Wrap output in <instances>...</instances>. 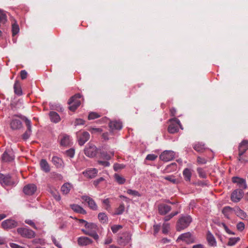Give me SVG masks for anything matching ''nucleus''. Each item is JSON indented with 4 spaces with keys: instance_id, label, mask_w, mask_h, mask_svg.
I'll return each instance as SVG.
<instances>
[{
    "instance_id": "1",
    "label": "nucleus",
    "mask_w": 248,
    "mask_h": 248,
    "mask_svg": "<svg viewBox=\"0 0 248 248\" xmlns=\"http://www.w3.org/2000/svg\"><path fill=\"white\" fill-rule=\"evenodd\" d=\"M192 218L189 215H182L176 223L177 231H181L187 228L192 222Z\"/></svg>"
},
{
    "instance_id": "2",
    "label": "nucleus",
    "mask_w": 248,
    "mask_h": 248,
    "mask_svg": "<svg viewBox=\"0 0 248 248\" xmlns=\"http://www.w3.org/2000/svg\"><path fill=\"white\" fill-rule=\"evenodd\" d=\"M81 97V94L77 93L70 98L68 101L69 109L70 110L74 111L80 106L81 102L79 99Z\"/></svg>"
},
{
    "instance_id": "3",
    "label": "nucleus",
    "mask_w": 248,
    "mask_h": 248,
    "mask_svg": "<svg viewBox=\"0 0 248 248\" xmlns=\"http://www.w3.org/2000/svg\"><path fill=\"white\" fill-rule=\"evenodd\" d=\"M170 124L169 125L168 130V132L171 134L176 133L179 130V127L182 129L180 121L176 118H173L170 120Z\"/></svg>"
},
{
    "instance_id": "4",
    "label": "nucleus",
    "mask_w": 248,
    "mask_h": 248,
    "mask_svg": "<svg viewBox=\"0 0 248 248\" xmlns=\"http://www.w3.org/2000/svg\"><path fill=\"white\" fill-rule=\"evenodd\" d=\"M16 182L9 175L0 174V183L4 186H14Z\"/></svg>"
},
{
    "instance_id": "5",
    "label": "nucleus",
    "mask_w": 248,
    "mask_h": 248,
    "mask_svg": "<svg viewBox=\"0 0 248 248\" xmlns=\"http://www.w3.org/2000/svg\"><path fill=\"white\" fill-rule=\"evenodd\" d=\"M98 152L96 147L92 143H89L84 149V154L89 157H94Z\"/></svg>"
},
{
    "instance_id": "6",
    "label": "nucleus",
    "mask_w": 248,
    "mask_h": 248,
    "mask_svg": "<svg viewBox=\"0 0 248 248\" xmlns=\"http://www.w3.org/2000/svg\"><path fill=\"white\" fill-rule=\"evenodd\" d=\"M131 239V236L129 233H119L117 242L121 246H125L130 242Z\"/></svg>"
},
{
    "instance_id": "7",
    "label": "nucleus",
    "mask_w": 248,
    "mask_h": 248,
    "mask_svg": "<svg viewBox=\"0 0 248 248\" xmlns=\"http://www.w3.org/2000/svg\"><path fill=\"white\" fill-rule=\"evenodd\" d=\"M248 150V140H243L238 146V160L242 161L241 156Z\"/></svg>"
},
{
    "instance_id": "8",
    "label": "nucleus",
    "mask_w": 248,
    "mask_h": 248,
    "mask_svg": "<svg viewBox=\"0 0 248 248\" xmlns=\"http://www.w3.org/2000/svg\"><path fill=\"white\" fill-rule=\"evenodd\" d=\"M175 156V153L172 151H165L160 155V159L165 162L172 160Z\"/></svg>"
},
{
    "instance_id": "9",
    "label": "nucleus",
    "mask_w": 248,
    "mask_h": 248,
    "mask_svg": "<svg viewBox=\"0 0 248 248\" xmlns=\"http://www.w3.org/2000/svg\"><path fill=\"white\" fill-rule=\"evenodd\" d=\"M244 195V192L242 189H236L234 190L231 195V200L234 202H237L240 201Z\"/></svg>"
},
{
    "instance_id": "10",
    "label": "nucleus",
    "mask_w": 248,
    "mask_h": 248,
    "mask_svg": "<svg viewBox=\"0 0 248 248\" xmlns=\"http://www.w3.org/2000/svg\"><path fill=\"white\" fill-rule=\"evenodd\" d=\"M17 226V222L14 219H8L4 220L1 223L2 227L5 229H13Z\"/></svg>"
},
{
    "instance_id": "11",
    "label": "nucleus",
    "mask_w": 248,
    "mask_h": 248,
    "mask_svg": "<svg viewBox=\"0 0 248 248\" xmlns=\"http://www.w3.org/2000/svg\"><path fill=\"white\" fill-rule=\"evenodd\" d=\"M21 115H19L20 116ZM19 115H14L10 122V127L13 130H17L20 129L22 127V124L20 120L15 118L16 117H19Z\"/></svg>"
},
{
    "instance_id": "12",
    "label": "nucleus",
    "mask_w": 248,
    "mask_h": 248,
    "mask_svg": "<svg viewBox=\"0 0 248 248\" xmlns=\"http://www.w3.org/2000/svg\"><path fill=\"white\" fill-rule=\"evenodd\" d=\"M195 238L191 233H182L181 235L177 238V241L182 240L187 244L193 243L195 242Z\"/></svg>"
},
{
    "instance_id": "13",
    "label": "nucleus",
    "mask_w": 248,
    "mask_h": 248,
    "mask_svg": "<svg viewBox=\"0 0 248 248\" xmlns=\"http://www.w3.org/2000/svg\"><path fill=\"white\" fill-rule=\"evenodd\" d=\"M82 200L86 202L90 209L96 211L98 209V206L95 201L90 197L87 196H83L81 197Z\"/></svg>"
},
{
    "instance_id": "14",
    "label": "nucleus",
    "mask_w": 248,
    "mask_h": 248,
    "mask_svg": "<svg viewBox=\"0 0 248 248\" xmlns=\"http://www.w3.org/2000/svg\"><path fill=\"white\" fill-rule=\"evenodd\" d=\"M37 190V187L33 184H30L26 185L23 188L24 193L27 195H32Z\"/></svg>"
},
{
    "instance_id": "15",
    "label": "nucleus",
    "mask_w": 248,
    "mask_h": 248,
    "mask_svg": "<svg viewBox=\"0 0 248 248\" xmlns=\"http://www.w3.org/2000/svg\"><path fill=\"white\" fill-rule=\"evenodd\" d=\"M14 155L12 150H6L2 155V160L4 162H10L13 160Z\"/></svg>"
},
{
    "instance_id": "16",
    "label": "nucleus",
    "mask_w": 248,
    "mask_h": 248,
    "mask_svg": "<svg viewBox=\"0 0 248 248\" xmlns=\"http://www.w3.org/2000/svg\"><path fill=\"white\" fill-rule=\"evenodd\" d=\"M90 135L87 132H83L78 137V142L80 146L83 145L90 139Z\"/></svg>"
},
{
    "instance_id": "17",
    "label": "nucleus",
    "mask_w": 248,
    "mask_h": 248,
    "mask_svg": "<svg viewBox=\"0 0 248 248\" xmlns=\"http://www.w3.org/2000/svg\"><path fill=\"white\" fill-rule=\"evenodd\" d=\"M79 221L85 227L87 231H90L92 232H94L96 231L97 225L95 224L88 222L83 219H80Z\"/></svg>"
},
{
    "instance_id": "18",
    "label": "nucleus",
    "mask_w": 248,
    "mask_h": 248,
    "mask_svg": "<svg viewBox=\"0 0 248 248\" xmlns=\"http://www.w3.org/2000/svg\"><path fill=\"white\" fill-rule=\"evenodd\" d=\"M60 144L62 146H68L71 144V139L69 136L62 134L60 136Z\"/></svg>"
},
{
    "instance_id": "19",
    "label": "nucleus",
    "mask_w": 248,
    "mask_h": 248,
    "mask_svg": "<svg viewBox=\"0 0 248 248\" xmlns=\"http://www.w3.org/2000/svg\"><path fill=\"white\" fill-rule=\"evenodd\" d=\"M232 181L233 183L237 184L240 188L245 189L247 187L246 180L243 178L238 177H233L232 178Z\"/></svg>"
},
{
    "instance_id": "20",
    "label": "nucleus",
    "mask_w": 248,
    "mask_h": 248,
    "mask_svg": "<svg viewBox=\"0 0 248 248\" xmlns=\"http://www.w3.org/2000/svg\"><path fill=\"white\" fill-rule=\"evenodd\" d=\"M222 213L225 217L230 219L232 215L234 213V208L228 206H225L223 208Z\"/></svg>"
},
{
    "instance_id": "21",
    "label": "nucleus",
    "mask_w": 248,
    "mask_h": 248,
    "mask_svg": "<svg viewBox=\"0 0 248 248\" xmlns=\"http://www.w3.org/2000/svg\"><path fill=\"white\" fill-rule=\"evenodd\" d=\"M171 207L165 204H161L158 206V211L160 214L164 215L171 210Z\"/></svg>"
},
{
    "instance_id": "22",
    "label": "nucleus",
    "mask_w": 248,
    "mask_h": 248,
    "mask_svg": "<svg viewBox=\"0 0 248 248\" xmlns=\"http://www.w3.org/2000/svg\"><path fill=\"white\" fill-rule=\"evenodd\" d=\"M109 126L112 130H120L122 128V124L120 121H112L110 122Z\"/></svg>"
},
{
    "instance_id": "23",
    "label": "nucleus",
    "mask_w": 248,
    "mask_h": 248,
    "mask_svg": "<svg viewBox=\"0 0 248 248\" xmlns=\"http://www.w3.org/2000/svg\"><path fill=\"white\" fill-rule=\"evenodd\" d=\"M98 170L96 169H90L83 172V174L90 178H93L96 176Z\"/></svg>"
},
{
    "instance_id": "24",
    "label": "nucleus",
    "mask_w": 248,
    "mask_h": 248,
    "mask_svg": "<svg viewBox=\"0 0 248 248\" xmlns=\"http://www.w3.org/2000/svg\"><path fill=\"white\" fill-rule=\"evenodd\" d=\"M49 116L51 121L54 123H58L61 121L59 115L55 111H50Z\"/></svg>"
},
{
    "instance_id": "25",
    "label": "nucleus",
    "mask_w": 248,
    "mask_h": 248,
    "mask_svg": "<svg viewBox=\"0 0 248 248\" xmlns=\"http://www.w3.org/2000/svg\"><path fill=\"white\" fill-rule=\"evenodd\" d=\"M40 165L42 170H43L45 172H48L50 171V166L46 159H41L40 162Z\"/></svg>"
},
{
    "instance_id": "26",
    "label": "nucleus",
    "mask_w": 248,
    "mask_h": 248,
    "mask_svg": "<svg viewBox=\"0 0 248 248\" xmlns=\"http://www.w3.org/2000/svg\"><path fill=\"white\" fill-rule=\"evenodd\" d=\"M91 243V239L87 237H80L78 239V244L81 246H87Z\"/></svg>"
},
{
    "instance_id": "27",
    "label": "nucleus",
    "mask_w": 248,
    "mask_h": 248,
    "mask_svg": "<svg viewBox=\"0 0 248 248\" xmlns=\"http://www.w3.org/2000/svg\"><path fill=\"white\" fill-rule=\"evenodd\" d=\"M72 209L75 212L81 214L85 215L86 214V211L81 206L78 204H71L70 205Z\"/></svg>"
},
{
    "instance_id": "28",
    "label": "nucleus",
    "mask_w": 248,
    "mask_h": 248,
    "mask_svg": "<svg viewBox=\"0 0 248 248\" xmlns=\"http://www.w3.org/2000/svg\"><path fill=\"white\" fill-rule=\"evenodd\" d=\"M234 214L242 219H245L247 218L246 213L238 207L234 208Z\"/></svg>"
},
{
    "instance_id": "29",
    "label": "nucleus",
    "mask_w": 248,
    "mask_h": 248,
    "mask_svg": "<svg viewBox=\"0 0 248 248\" xmlns=\"http://www.w3.org/2000/svg\"><path fill=\"white\" fill-rule=\"evenodd\" d=\"M52 161L57 168H61L63 166L62 160L58 156H53L52 158Z\"/></svg>"
},
{
    "instance_id": "30",
    "label": "nucleus",
    "mask_w": 248,
    "mask_h": 248,
    "mask_svg": "<svg viewBox=\"0 0 248 248\" xmlns=\"http://www.w3.org/2000/svg\"><path fill=\"white\" fill-rule=\"evenodd\" d=\"M72 188V186L69 183H64L61 187V191L63 194H67Z\"/></svg>"
},
{
    "instance_id": "31",
    "label": "nucleus",
    "mask_w": 248,
    "mask_h": 248,
    "mask_svg": "<svg viewBox=\"0 0 248 248\" xmlns=\"http://www.w3.org/2000/svg\"><path fill=\"white\" fill-rule=\"evenodd\" d=\"M14 92L16 94L18 95H21L22 94V91L21 88V86L18 81L16 80L15 81L14 86Z\"/></svg>"
},
{
    "instance_id": "32",
    "label": "nucleus",
    "mask_w": 248,
    "mask_h": 248,
    "mask_svg": "<svg viewBox=\"0 0 248 248\" xmlns=\"http://www.w3.org/2000/svg\"><path fill=\"white\" fill-rule=\"evenodd\" d=\"M114 152L112 151L109 152L108 153L103 151L100 152V157L108 160L111 159V157L114 155Z\"/></svg>"
},
{
    "instance_id": "33",
    "label": "nucleus",
    "mask_w": 248,
    "mask_h": 248,
    "mask_svg": "<svg viewBox=\"0 0 248 248\" xmlns=\"http://www.w3.org/2000/svg\"><path fill=\"white\" fill-rule=\"evenodd\" d=\"M206 238L208 244L210 246L213 247L216 246L217 243L216 239L214 236L212 234V233H208Z\"/></svg>"
},
{
    "instance_id": "34",
    "label": "nucleus",
    "mask_w": 248,
    "mask_h": 248,
    "mask_svg": "<svg viewBox=\"0 0 248 248\" xmlns=\"http://www.w3.org/2000/svg\"><path fill=\"white\" fill-rule=\"evenodd\" d=\"M114 178L116 182L120 185L124 184L126 181L124 177L118 173H115L114 174Z\"/></svg>"
},
{
    "instance_id": "35",
    "label": "nucleus",
    "mask_w": 248,
    "mask_h": 248,
    "mask_svg": "<svg viewBox=\"0 0 248 248\" xmlns=\"http://www.w3.org/2000/svg\"><path fill=\"white\" fill-rule=\"evenodd\" d=\"M193 148L197 152H202L204 150L205 148L204 144L199 142L194 145Z\"/></svg>"
},
{
    "instance_id": "36",
    "label": "nucleus",
    "mask_w": 248,
    "mask_h": 248,
    "mask_svg": "<svg viewBox=\"0 0 248 248\" xmlns=\"http://www.w3.org/2000/svg\"><path fill=\"white\" fill-rule=\"evenodd\" d=\"M183 175L186 181H190L191 176L190 170L187 168L185 169L183 171Z\"/></svg>"
},
{
    "instance_id": "37",
    "label": "nucleus",
    "mask_w": 248,
    "mask_h": 248,
    "mask_svg": "<svg viewBox=\"0 0 248 248\" xmlns=\"http://www.w3.org/2000/svg\"><path fill=\"white\" fill-rule=\"evenodd\" d=\"M20 119L24 121L27 127V130H31V122L27 118L22 115L18 116Z\"/></svg>"
},
{
    "instance_id": "38",
    "label": "nucleus",
    "mask_w": 248,
    "mask_h": 248,
    "mask_svg": "<svg viewBox=\"0 0 248 248\" xmlns=\"http://www.w3.org/2000/svg\"><path fill=\"white\" fill-rule=\"evenodd\" d=\"M240 238L239 237H231L229 238V241L228 242V245L229 246H233L237 242L240 241Z\"/></svg>"
},
{
    "instance_id": "39",
    "label": "nucleus",
    "mask_w": 248,
    "mask_h": 248,
    "mask_svg": "<svg viewBox=\"0 0 248 248\" xmlns=\"http://www.w3.org/2000/svg\"><path fill=\"white\" fill-rule=\"evenodd\" d=\"M98 217L102 223H105L108 220V217L104 213H100L98 215Z\"/></svg>"
},
{
    "instance_id": "40",
    "label": "nucleus",
    "mask_w": 248,
    "mask_h": 248,
    "mask_svg": "<svg viewBox=\"0 0 248 248\" xmlns=\"http://www.w3.org/2000/svg\"><path fill=\"white\" fill-rule=\"evenodd\" d=\"M13 35H15L18 33L19 31V28L18 24L16 23H14L12 24V28Z\"/></svg>"
},
{
    "instance_id": "41",
    "label": "nucleus",
    "mask_w": 248,
    "mask_h": 248,
    "mask_svg": "<svg viewBox=\"0 0 248 248\" xmlns=\"http://www.w3.org/2000/svg\"><path fill=\"white\" fill-rule=\"evenodd\" d=\"M124 209H125V207H124V203H122L116 209L115 214L116 215H121L124 212Z\"/></svg>"
},
{
    "instance_id": "42",
    "label": "nucleus",
    "mask_w": 248,
    "mask_h": 248,
    "mask_svg": "<svg viewBox=\"0 0 248 248\" xmlns=\"http://www.w3.org/2000/svg\"><path fill=\"white\" fill-rule=\"evenodd\" d=\"M165 180H168L173 184H177L178 180L175 178V177L173 175H169L164 177Z\"/></svg>"
},
{
    "instance_id": "43",
    "label": "nucleus",
    "mask_w": 248,
    "mask_h": 248,
    "mask_svg": "<svg viewBox=\"0 0 248 248\" xmlns=\"http://www.w3.org/2000/svg\"><path fill=\"white\" fill-rule=\"evenodd\" d=\"M162 232H168L170 231V224L165 222L162 225Z\"/></svg>"
},
{
    "instance_id": "44",
    "label": "nucleus",
    "mask_w": 248,
    "mask_h": 248,
    "mask_svg": "<svg viewBox=\"0 0 248 248\" xmlns=\"http://www.w3.org/2000/svg\"><path fill=\"white\" fill-rule=\"evenodd\" d=\"M125 166L122 164L115 163L113 165V169L115 171H118L119 170L124 168Z\"/></svg>"
},
{
    "instance_id": "45",
    "label": "nucleus",
    "mask_w": 248,
    "mask_h": 248,
    "mask_svg": "<svg viewBox=\"0 0 248 248\" xmlns=\"http://www.w3.org/2000/svg\"><path fill=\"white\" fill-rule=\"evenodd\" d=\"M100 116L99 114L96 112H92L89 113L88 115L89 120H93L99 117Z\"/></svg>"
},
{
    "instance_id": "46",
    "label": "nucleus",
    "mask_w": 248,
    "mask_h": 248,
    "mask_svg": "<svg viewBox=\"0 0 248 248\" xmlns=\"http://www.w3.org/2000/svg\"><path fill=\"white\" fill-rule=\"evenodd\" d=\"M65 154L67 156L72 158L75 155V150L71 148L65 152Z\"/></svg>"
},
{
    "instance_id": "47",
    "label": "nucleus",
    "mask_w": 248,
    "mask_h": 248,
    "mask_svg": "<svg viewBox=\"0 0 248 248\" xmlns=\"http://www.w3.org/2000/svg\"><path fill=\"white\" fill-rule=\"evenodd\" d=\"M122 226L120 225H114L111 226V229L113 232H116L122 228Z\"/></svg>"
},
{
    "instance_id": "48",
    "label": "nucleus",
    "mask_w": 248,
    "mask_h": 248,
    "mask_svg": "<svg viewBox=\"0 0 248 248\" xmlns=\"http://www.w3.org/2000/svg\"><path fill=\"white\" fill-rule=\"evenodd\" d=\"M31 130H27L22 135V138L24 140H27L29 138L31 135Z\"/></svg>"
},
{
    "instance_id": "49",
    "label": "nucleus",
    "mask_w": 248,
    "mask_h": 248,
    "mask_svg": "<svg viewBox=\"0 0 248 248\" xmlns=\"http://www.w3.org/2000/svg\"><path fill=\"white\" fill-rule=\"evenodd\" d=\"M127 193L131 195L135 196H140V193L138 192V191L136 190H134L132 189H128L127 190Z\"/></svg>"
},
{
    "instance_id": "50",
    "label": "nucleus",
    "mask_w": 248,
    "mask_h": 248,
    "mask_svg": "<svg viewBox=\"0 0 248 248\" xmlns=\"http://www.w3.org/2000/svg\"><path fill=\"white\" fill-rule=\"evenodd\" d=\"M157 156L155 154H149L147 155L146 159L148 160L154 161L155 160Z\"/></svg>"
},
{
    "instance_id": "51",
    "label": "nucleus",
    "mask_w": 248,
    "mask_h": 248,
    "mask_svg": "<svg viewBox=\"0 0 248 248\" xmlns=\"http://www.w3.org/2000/svg\"><path fill=\"white\" fill-rule=\"evenodd\" d=\"M237 230L240 231L242 232L244 230L245 228V224L242 222H240L237 224Z\"/></svg>"
},
{
    "instance_id": "52",
    "label": "nucleus",
    "mask_w": 248,
    "mask_h": 248,
    "mask_svg": "<svg viewBox=\"0 0 248 248\" xmlns=\"http://www.w3.org/2000/svg\"><path fill=\"white\" fill-rule=\"evenodd\" d=\"M52 194H53V197L54 198V199L56 200H57L58 201H60V200H61V196H60V195L59 194V192L58 191H57L56 190L52 192Z\"/></svg>"
},
{
    "instance_id": "53",
    "label": "nucleus",
    "mask_w": 248,
    "mask_h": 248,
    "mask_svg": "<svg viewBox=\"0 0 248 248\" xmlns=\"http://www.w3.org/2000/svg\"><path fill=\"white\" fill-rule=\"evenodd\" d=\"M197 171L199 174V176L202 178H204L206 177V174L204 172V171L202 170L201 168H198L197 169Z\"/></svg>"
},
{
    "instance_id": "54",
    "label": "nucleus",
    "mask_w": 248,
    "mask_h": 248,
    "mask_svg": "<svg viewBox=\"0 0 248 248\" xmlns=\"http://www.w3.org/2000/svg\"><path fill=\"white\" fill-rule=\"evenodd\" d=\"M35 233H21V236L27 238H32L35 237Z\"/></svg>"
},
{
    "instance_id": "55",
    "label": "nucleus",
    "mask_w": 248,
    "mask_h": 248,
    "mask_svg": "<svg viewBox=\"0 0 248 248\" xmlns=\"http://www.w3.org/2000/svg\"><path fill=\"white\" fill-rule=\"evenodd\" d=\"M84 121L81 119H77L75 122V125H82L84 124Z\"/></svg>"
},
{
    "instance_id": "56",
    "label": "nucleus",
    "mask_w": 248,
    "mask_h": 248,
    "mask_svg": "<svg viewBox=\"0 0 248 248\" xmlns=\"http://www.w3.org/2000/svg\"><path fill=\"white\" fill-rule=\"evenodd\" d=\"M97 163L102 166L108 167L110 165V163L108 161L98 160Z\"/></svg>"
},
{
    "instance_id": "57",
    "label": "nucleus",
    "mask_w": 248,
    "mask_h": 248,
    "mask_svg": "<svg viewBox=\"0 0 248 248\" xmlns=\"http://www.w3.org/2000/svg\"><path fill=\"white\" fill-rule=\"evenodd\" d=\"M197 162L199 164H204L207 162V160L204 158L198 156L197 157Z\"/></svg>"
},
{
    "instance_id": "58",
    "label": "nucleus",
    "mask_w": 248,
    "mask_h": 248,
    "mask_svg": "<svg viewBox=\"0 0 248 248\" xmlns=\"http://www.w3.org/2000/svg\"><path fill=\"white\" fill-rule=\"evenodd\" d=\"M89 131L92 133H100V132H102L101 129L99 128H91L89 129Z\"/></svg>"
},
{
    "instance_id": "59",
    "label": "nucleus",
    "mask_w": 248,
    "mask_h": 248,
    "mask_svg": "<svg viewBox=\"0 0 248 248\" xmlns=\"http://www.w3.org/2000/svg\"><path fill=\"white\" fill-rule=\"evenodd\" d=\"M28 73L25 70H22L20 72V76L22 79H25L27 77Z\"/></svg>"
},
{
    "instance_id": "60",
    "label": "nucleus",
    "mask_w": 248,
    "mask_h": 248,
    "mask_svg": "<svg viewBox=\"0 0 248 248\" xmlns=\"http://www.w3.org/2000/svg\"><path fill=\"white\" fill-rule=\"evenodd\" d=\"M104 180V179L103 177H100L99 179L94 181L93 184L95 186H97L101 182L103 181Z\"/></svg>"
},
{
    "instance_id": "61",
    "label": "nucleus",
    "mask_w": 248,
    "mask_h": 248,
    "mask_svg": "<svg viewBox=\"0 0 248 248\" xmlns=\"http://www.w3.org/2000/svg\"><path fill=\"white\" fill-rule=\"evenodd\" d=\"M9 245L11 248H25L23 247H22L14 243H10L9 244Z\"/></svg>"
},
{
    "instance_id": "62",
    "label": "nucleus",
    "mask_w": 248,
    "mask_h": 248,
    "mask_svg": "<svg viewBox=\"0 0 248 248\" xmlns=\"http://www.w3.org/2000/svg\"><path fill=\"white\" fill-rule=\"evenodd\" d=\"M28 230L26 227L19 228L17 229V232H27Z\"/></svg>"
},
{
    "instance_id": "63",
    "label": "nucleus",
    "mask_w": 248,
    "mask_h": 248,
    "mask_svg": "<svg viewBox=\"0 0 248 248\" xmlns=\"http://www.w3.org/2000/svg\"><path fill=\"white\" fill-rule=\"evenodd\" d=\"M33 244H41L43 242V240L40 238H35L32 241Z\"/></svg>"
},
{
    "instance_id": "64",
    "label": "nucleus",
    "mask_w": 248,
    "mask_h": 248,
    "mask_svg": "<svg viewBox=\"0 0 248 248\" xmlns=\"http://www.w3.org/2000/svg\"><path fill=\"white\" fill-rule=\"evenodd\" d=\"M221 227H223L226 232H231L228 227V226L224 223H221Z\"/></svg>"
}]
</instances>
